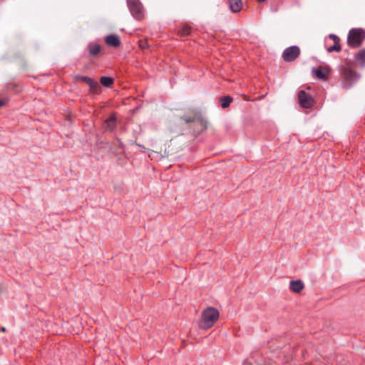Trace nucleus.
<instances>
[{
  "mask_svg": "<svg viewBox=\"0 0 365 365\" xmlns=\"http://www.w3.org/2000/svg\"><path fill=\"white\" fill-rule=\"evenodd\" d=\"M364 37L365 34L362 29H351L348 35V43L351 46L357 47L361 43Z\"/></svg>",
  "mask_w": 365,
  "mask_h": 365,
  "instance_id": "nucleus-3",
  "label": "nucleus"
},
{
  "mask_svg": "<svg viewBox=\"0 0 365 365\" xmlns=\"http://www.w3.org/2000/svg\"><path fill=\"white\" fill-rule=\"evenodd\" d=\"M116 125V119L114 115L108 118L104 123V128L106 130L111 131L114 129Z\"/></svg>",
  "mask_w": 365,
  "mask_h": 365,
  "instance_id": "nucleus-10",
  "label": "nucleus"
},
{
  "mask_svg": "<svg viewBox=\"0 0 365 365\" xmlns=\"http://www.w3.org/2000/svg\"><path fill=\"white\" fill-rule=\"evenodd\" d=\"M298 99L300 106L304 108H310L313 103V99L304 91H299Z\"/></svg>",
  "mask_w": 365,
  "mask_h": 365,
  "instance_id": "nucleus-5",
  "label": "nucleus"
},
{
  "mask_svg": "<svg viewBox=\"0 0 365 365\" xmlns=\"http://www.w3.org/2000/svg\"><path fill=\"white\" fill-rule=\"evenodd\" d=\"M101 83L104 86L109 87L113 83V79L110 77L103 76L100 79Z\"/></svg>",
  "mask_w": 365,
  "mask_h": 365,
  "instance_id": "nucleus-15",
  "label": "nucleus"
},
{
  "mask_svg": "<svg viewBox=\"0 0 365 365\" xmlns=\"http://www.w3.org/2000/svg\"><path fill=\"white\" fill-rule=\"evenodd\" d=\"M76 80V81H86V78H88L87 76H76L75 77Z\"/></svg>",
  "mask_w": 365,
  "mask_h": 365,
  "instance_id": "nucleus-18",
  "label": "nucleus"
},
{
  "mask_svg": "<svg viewBox=\"0 0 365 365\" xmlns=\"http://www.w3.org/2000/svg\"><path fill=\"white\" fill-rule=\"evenodd\" d=\"M190 27H188V26H187V27H185V28L183 29V31H182V34H183V35L188 34H189V32H190Z\"/></svg>",
  "mask_w": 365,
  "mask_h": 365,
  "instance_id": "nucleus-20",
  "label": "nucleus"
},
{
  "mask_svg": "<svg viewBox=\"0 0 365 365\" xmlns=\"http://www.w3.org/2000/svg\"><path fill=\"white\" fill-rule=\"evenodd\" d=\"M220 313L218 310L212 307L205 309L201 314V318L198 322L200 329L207 330L211 328L218 320Z\"/></svg>",
  "mask_w": 365,
  "mask_h": 365,
  "instance_id": "nucleus-1",
  "label": "nucleus"
},
{
  "mask_svg": "<svg viewBox=\"0 0 365 365\" xmlns=\"http://www.w3.org/2000/svg\"><path fill=\"white\" fill-rule=\"evenodd\" d=\"M1 331H6L5 327H2V328H1Z\"/></svg>",
  "mask_w": 365,
  "mask_h": 365,
  "instance_id": "nucleus-23",
  "label": "nucleus"
},
{
  "mask_svg": "<svg viewBox=\"0 0 365 365\" xmlns=\"http://www.w3.org/2000/svg\"><path fill=\"white\" fill-rule=\"evenodd\" d=\"M356 61L361 65L365 64V49L360 51L356 54Z\"/></svg>",
  "mask_w": 365,
  "mask_h": 365,
  "instance_id": "nucleus-13",
  "label": "nucleus"
},
{
  "mask_svg": "<svg viewBox=\"0 0 365 365\" xmlns=\"http://www.w3.org/2000/svg\"><path fill=\"white\" fill-rule=\"evenodd\" d=\"M312 72L315 74L316 77H317L318 78L325 80L327 78V77L330 73V69L327 66H324V67L319 66L317 68H314L312 70Z\"/></svg>",
  "mask_w": 365,
  "mask_h": 365,
  "instance_id": "nucleus-6",
  "label": "nucleus"
},
{
  "mask_svg": "<svg viewBox=\"0 0 365 365\" xmlns=\"http://www.w3.org/2000/svg\"><path fill=\"white\" fill-rule=\"evenodd\" d=\"M299 54V48L293 46L286 48L283 52V58L286 61L294 60Z\"/></svg>",
  "mask_w": 365,
  "mask_h": 365,
  "instance_id": "nucleus-4",
  "label": "nucleus"
},
{
  "mask_svg": "<svg viewBox=\"0 0 365 365\" xmlns=\"http://www.w3.org/2000/svg\"><path fill=\"white\" fill-rule=\"evenodd\" d=\"M329 37H330L331 38H332V39L334 40V42H336V41L339 42V38L336 35L331 34V35L329 36Z\"/></svg>",
  "mask_w": 365,
  "mask_h": 365,
  "instance_id": "nucleus-19",
  "label": "nucleus"
},
{
  "mask_svg": "<svg viewBox=\"0 0 365 365\" xmlns=\"http://www.w3.org/2000/svg\"><path fill=\"white\" fill-rule=\"evenodd\" d=\"M258 1L262 2V1H264L265 0H258Z\"/></svg>",
  "mask_w": 365,
  "mask_h": 365,
  "instance_id": "nucleus-24",
  "label": "nucleus"
},
{
  "mask_svg": "<svg viewBox=\"0 0 365 365\" xmlns=\"http://www.w3.org/2000/svg\"><path fill=\"white\" fill-rule=\"evenodd\" d=\"M344 78L349 81H354L358 77L356 73L351 70H346L344 72Z\"/></svg>",
  "mask_w": 365,
  "mask_h": 365,
  "instance_id": "nucleus-12",
  "label": "nucleus"
},
{
  "mask_svg": "<svg viewBox=\"0 0 365 365\" xmlns=\"http://www.w3.org/2000/svg\"><path fill=\"white\" fill-rule=\"evenodd\" d=\"M341 49L340 45L339 42H334V45L333 46H330L327 48L328 52L331 53L334 51H339Z\"/></svg>",
  "mask_w": 365,
  "mask_h": 365,
  "instance_id": "nucleus-17",
  "label": "nucleus"
},
{
  "mask_svg": "<svg viewBox=\"0 0 365 365\" xmlns=\"http://www.w3.org/2000/svg\"><path fill=\"white\" fill-rule=\"evenodd\" d=\"M140 46L142 47V48H144V46H145L144 42L140 41Z\"/></svg>",
  "mask_w": 365,
  "mask_h": 365,
  "instance_id": "nucleus-22",
  "label": "nucleus"
},
{
  "mask_svg": "<svg viewBox=\"0 0 365 365\" xmlns=\"http://www.w3.org/2000/svg\"><path fill=\"white\" fill-rule=\"evenodd\" d=\"M230 9L233 12H238L241 10L242 7V4L241 0H229Z\"/></svg>",
  "mask_w": 365,
  "mask_h": 365,
  "instance_id": "nucleus-11",
  "label": "nucleus"
},
{
  "mask_svg": "<svg viewBox=\"0 0 365 365\" xmlns=\"http://www.w3.org/2000/svg\"><path fill=\"white\" fill-rule=\"evenodd\" d=\"M88 50L89 55L95 57L100 53L101 47L99 44L91 42L88 45Z\"/></svg>",
  "mask_w": 365,
  "mask_h": 365,
  "instance_id": "nucleus-8",
  "label": "nucleus"
},
{
  "mask_svg": "<svg viewBox=\"0 0 365 365\" xmlns=\"http://www.w3.org/2000/svg\"><path fill=\"white\" fill-rule=\"evenodd\" d=\"M127 4L132 16L137 20L144 19L143 6L140 0H127Z\"/></svg>",
  "mask_w": 365,
  "mask_h": 365,
  "instance_id": "nucleus-2",
  "label": "nucleus"
},
{
  "mask_svg": "<svg viewBox=\"0 0 365 365\" xmlns=\"http://www.w3.org/2000/svg\"><path fill=\"white\" fill-rule=\"evenodd\" d=\"M290 289L295 293H299L304 289V284L301 280H294L290 282Z\"/></svg>",
  "mask_w": 365,
  "mask_h": 365,
  "instance_id": "nucleus-9",
  "label": "nucleus"
},
{
  "mask_svg": "<svg viewBox=\"0 0 365 365\" xmlns=\"http://www.w3.org/2000/svg\"><path fill=\"white\" fill-rule=\"evenodd\" d=\"M5 103V101L4 100L0 99V107L4 106Z\"/></svg>",
  "mask_w": 365,
  "mask_h": 365,
  "instance_id": "nucleus-21",
  "label": "nucleus"
},
{
  "mask_svg": "<svg viewBox=\"0 0 365 365\" xmlns=\"http://www.w3.org/2000/svg\"><path fill=\"white\" fill-rule=\"evenodd\" d=\"M107 45L113 47H118L120 45V38L113 34L108 35L105 38Z\"/></svg>",
  "mask_w": 365,
  "mask_h": 365,
  "instance_id": "nucleus-7",
  "label": "nucleus"
},
{
  "mask_svg": "<svg viewBox=\"0 0 365 365\" xmlns=\"http://www.w3.org/2000/svg\"><path fill=\"white\" fill-rule=\"evenodd\" d=\"M84 82L90 86L91 89L93 91H96L99 87L98 83L94 81L93 79L91 78L88 77V78H86V81Z\"/></svg>",
  "mask_w": 365,
  "mask_h": 365,
  "instance_id": "nucleus-14",
  "label": "nucleus"
},
{
  "mask_svg": "<svg viewBox=\"0 0 365 365\" xmlns=\"http://www.w3.org/2000/svg\"><path fill=\"white\" fill-rule=\"evenodd\" d=\"M231 102L232 98L230 96H225L220 100L221 106L224 108H227Z\"/></svg>",
  "mask_w": 365,
  "mask_h": 365,
  "instance_id": "nucleus-16",
  "label": "nucleus"
}]
</instances>
